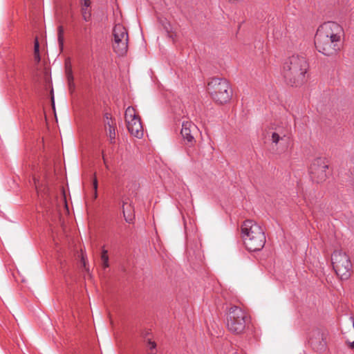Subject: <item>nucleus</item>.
<instances>
[{"mask_svg":"<svg viewBox=\"0 0 354 354\" xmlns=\"http://www.w3.org/2000/svg\"><path fill=\"white\" fill-rule=\"evenodd\" d=\"M57 35H64V28L62 26H59L57 28Z\"/></svg>","mask_w":354,"mask_h":354,"instance_id":"nucleus-25","label":"nucleus"},{"mask_svg":"<svg viewBox=\"0 0 354 354\" xmlns=\"http://www.w3.org/2000/svg\"><path fill=\"white\" fill-rule=\"evenodd\" d=\"M148 346L151 351L150 354H155V352L153 351L156 347V344L154 342H151V340H149Z\"/></svg>","mask_w":354,"mask_h":354,"instance_id":"nucleus-21","label":"nucleus"},{"mask_svg":"<svg viewBox=\"0 0 354 354\" xmlns=\"http://www.w3.org/2000/svg\"><path fill=\"white\" fill-rule=\"evenodd\" d=\"M97 192L94 191V193H93L94 199L97 198Z\"/></svg>","mask_w":354,"mask_h":354,"instance_id":"nucleus-27","label":"nucleus"},{"mask_svg":"<svg viewBox=\"0 0 354 354\" xmlns=\"http://www.w3.org/2000/svg\"><path fill=\"white\" fill-rule=\"evenodd\" d=\"M198 127L191 121H183L182 123L181 135L185 140L192 145L194 140V136L198 132Z\"/></svg>","mask_w":354,"mask_h":354,"instance_id":"nucleus-11","label":"nucleus"},{"mask_svg":"<svg viewBox=\"0 0 354 354\" xmlns=\"http://www.w3.org/2000/svg\"><path fill=\"white\" fill-rule=\"evenodd\" d=\"M207 91L213 100L220 104L227 102L232 93L229 82L220 78L212 79L208 83Z\"/></svg>","mask_w":354,"mask_h":354,"instance_id":"nucleus-5","label":"nucleus"},{"mask_svg":"<svg viewBox=\"0 0 354 354\" xmlns=\"http://www.w3.org/2000/svg\"><path fill=\"white\" fill-rule=\"evenodd\" d=\"M114 51L120 56L125 55L128 49L129 35L127 29L121 24H116L113 30Z\"/></svg>","mask_w":354,"mask_h":354,"instance_id":"nucleus-7","label":"nucleus"},{"mask_svg":"<svg viewBox=\"0 0 354 354\" xmlns=\"http://www.w3.org/2000/svg\"><path fill=\"white\" fill-rule=\"evenodd\" d=\"M271 141L273 149H274L278 153L286 151L288 147L290 141L287 131L281 128L275 129V131L272 132Z\"/></svg>","mask_w":354,"mask_h":354,"instance_id":"nucleus-9","label":"nucleus"},{"mask_svg":"<svg viewBox=\"0 0 354 354\" xmlns=\"http://www.w3.org/2000/svg\"><path fill=\"white\" fill-rule=\"evenodd\" d=\"M353 330L351 331V333H352V335L353 337L351 338V339H349L348 337H347V341L348 342V343L350 344V346L351 348H354V321L353 322Z\"/></svg>","mask_w":354,"mask_h":354,"instance_id":"nucleus-22","label":"nucleus"},{"mask_svg":"<svg viewBox=\"0 0 354 354\" xmlns=\"http://www.w3.org/2000/svg\"><path fill=\"white\" fill-rule=\"evenodd\" d=\"M97 185H98V183H97L96 175H95V174H94V178H93V190L95 192L97 191Z\"/></svg>","mask_w":354,"mask_h":354,"instance_id":"nucleus-23","label":"nucleus"},{"mask_svg":"<svg viewBox=\"0 0 354 354\" xmlns=\"http://www.w3.org/2000/svg\"><path fill=\"white\" fill-rule=\"evenodd\" d=\"M106 120H109L108 115H106ZM108 127V133L109 138L111 140H114L115 138V127L110 123V121L108 120L107 122H106V128Z\"/></svg>","mask_w":354,"mask_h":354,"instance_id":"nucleus-17","label":"nucleus"},{"mask_svg":"<svg viewBox=\"0 0 354 354\" xmlns=\"http://www.w3.org/2000/svg\"><path fill=\"white\" fill-rule=\"evenodd\" d=\"M343 36V28L338 24L333 21L324 23L316 33V48L325 55H335L342 47Z\"/></svg>","mask_w":354,"mask_h":354,"instance_id":"nucleus-1","label":"nucleus"},{"mask_svg":"<svg viewBox=\"0 0 354 354\" xmlns=\"http://www.w3.org/2000/svg\"><path fill=\"white\" fill-rule=\"evenodd\" d=\"M52 103H53V107L54 108V100H53V97L52 98Z\"/></svg>","mask_w":354,"mask_h":354,"instance_id":"nucleus-28","label":"nucleus"},{"mask_svg":"<svg viewBox=\"0 0 354 354\" xmlns=\"http://www.w3.org/2000/svg\"><path fill=\"white\" fill-rule=\"evenodd\" d=\"M81 262H82V266H83L84 269L85 270V271L88 272H89V269H88V266H87L86 257L84 254H82Z\"/></svg>","mask_w":354,"mask_h":354,"instance_id":"nucleus-19","label":"nucleus"},{"mask_svg":"<svg viewBox=\"0 0 354 354\" xmlns=\"http://www.w3.org/2000/svg\"><path fill=\"white\" fill-rule=\"evenodd\" d=\"M39 45L37 39H35L34 46L35 55L38 57V61H40L39 53Z\"/></svg>","mask_w":354,"mask_h":354,"instance_id":"nucleus-20","label":"nucleus"},{"mask_svg":"<svg viewBox=\"0 0 354 354\" xmlns=\"http://www.w3.org/2000/svg\"><path fill=\"white\" fill-rule=\"evenodd\" d=\"M328 165L324 159L317 158L313 161L310 166V174L313 180L317 183L324 181L327 178L326 171Z\"/></svg>","mask_w":354,"mask_h":354,"instance_id":"nucleus-10","label":"nucleus"},{"mask_svg":"<svg viewBox=\"0 0 354 354\" xmlns=\"http://www.w3.org/2000/svg\"><path fill=\"white\" fill-rule=\"evenodd\" d=\"M132 208L129 204H123V214L127 222L131 223L133 216L131 213Z\"/></svg>","mask_w":354,"mask_h":354,"instance_id":"nucleus-14","label":"nucleus"},{"mask_svg":"<svg viewBox=\"0 0 354 354\" xmlns=\"http://www.w3.org/2000/svg\"><path fill=\"white\" fill-rule=\"evenodd\" d=\"M57 39L60 48H62L64 45V35H57Z\"/></svg>","mask_w":354,"mask_h":354,"instance_id":"nucleus-24","label":"nucleus"},{"mask_svg":"<svg viewBox=\"0 0 354 354\" xmlns=\"http://www.w3.org/2000/svg\"><path fill=\"white\" fill-rule=\"evenodd\" d=\"M317 335V339H323L322 338V335L319 332H318Z\"/></svg>","mask_w":354,"mask_h":354,"instance_id":"nucleus-26","label":"nucleus"},{"mask_svg":"<svg viewBox=\"0 0 354 354\" xmlns=\"http://www.w3.org/2000/svg\"><path fill=\"white\" fill-rule=\"evenodd\" d=\"M65 207H66V211H67V212H68V206H67V205H66V204Z\"/></svg>","mask_w":354,"mask_h":354,"instance_id":"nucleus-30","label":"nucleus"},{"mask_svg":"<svg viewBox=\"0 0 354 354\" xmlns=\"http://www.w3.org/2000/svg\"><path fill=\"white\" fill-rule=\"evenodd\" d=\"M311 344L314 346V348L322 350L324 348L325 342H320L319 345H317V342L315 339H311Z\"/></svg>","mask_w":354,"mask_h":354,"instance_id":"nucleus-18","label":"nucleus"},{"mask_svg":"<svg viewBox=\"0 0 354 354\" xmlns=\"http://www.w3.org/2000/svg\"><path fill=\"white\" fill-rule=\"evenodd\" d=\"M35 59H36L37 62H39V61H38V57H37V55H35Z\"/></svg>","mask_w":354,"mask_h":354,"instance_id":"nucleus-29","label":"nucleus"},{"mask_svg":"<svg viewBox=\"0 0 354 354\" xmlns=\"http://www.w3.org/2000/svg\"><path fill=\"white\" fill-rule=\"evenodd\" d=\"M125 122L129 133L136 137L143 136V129L139 116L132 106H128L125 111Z\"/></svg>","mask_w":354,"mask_h":354,"instance_id":"nucleus-8","label":"nucleus"},{"mask_svg":"<svg viewBox=\"0 0 354 354\" xmlns=\"http://www.w3.org/2000/svg\"><path fill=\"white\" fill-rule=\"evenodd\" d=\"M66 75L68 84V87L70 90H72L75 87V84L73 82L74 78L73 75V71L71 65L66 66Z\"/></svg>","mask_w":354,"mask_h":354,"instance_id":"nucleus-15","label":"nucleus"},{"mask_svg":"<svg viewBox=\"0 0 354 354\" xmlns=\"http://www.w3.org/2000/svg\"><path fill=\"white\" fill-rule=\"evenodd\" d=\"M250 317L241 308L233 306L230 308L227 317V326L233 333H243L250 324Z\"/></svg>","mask_w":354,"mask_h":354,"instance_id":"nucleus-4","label":"nucleus"},{"mask_svg":"<svg viewBox=\"0 0 354 354\" xmlns=\"http://www.w3.org/2000/svg\"><path fill=\"white\" fill-rule=\"evenodd\" d=\"M333 267L341 279H347L350 275L352 265L349 257L342 250H335L331 257Z\"/></svg>","mask_w":354,"mask_h":354,"instance_id":"nucleus-6","label":"nucleus"},{"mask_svg":"<svg viewBox=\"0 0 354 354\" xmlns=\"http://www.w3.org/2000/svg\"><path fill=\"white\" fill-rule=\"evenodd\" d=\"M161 24L169 37L174 39L177 37L176 26L172 25L171 22L166 19L162 20Z\"/></svg>","mask_w":354,"mask_h":354,"instance_id":"nucleus-12","label":"nucleus"},{"mask_svg":"<svg viewBox=\"0 0 354 354\" xmlns=\"http://www.w3.org/2000/svg\"><path fill=\"white\" fill-rule=\"evenodd\" d=\"M101 266L103 270H106L109 267V257L108 250L103 248L100 254Z\"/></svg>","mask_w":354,"mask_h":354,"instance_id":"nucleus-16","label":"nucleus"},{"mask_svg":"<svg viewBox=\"0 0 354 354\" xmlns=\"http://www.w3.org/2000/svg\"><path fill=\"white\" fill-rule=\"evenodd\" d=\"M90 6V0H82V15L86 21H89L91 17V9Z\"/></svg>","mask_w":354,"mask_h":354,"instance_id":"nucleus-13","label":"nucleus"},{"mask_svg":"<svg viewBox=\"0 0 354 354\" xmlns=\"http://www.w3.org/2000/svg\"><path fill=\"white\" fill-rule=\"evenodd\" d=\"M308 64L303 55L295 54L289 57L283 64V75L289 84L296 86L306 81Z\"/></svg>","mask_w":354,"mask_h":354,"instance_id":"nucleus-2","label":"nucleus"},{"mask_svg":"<svg viewBox=\"0 0 354 354\" xmlns=\"http://www.w3.org/2000/svg\"><path fill=\"white\" fill-rule=\"evenodd\" d=\"M244 244L250 251L261 250L266 243V236L262 227L252 220H246L241 225Z\"/></svg>","mask_w":354,"mask_h":354,"instance_id":"nucleus-3","label":"nucleus"},{"mask_svg":"<svg viewBox=\"0 0 354 354\" xmlns=\"http://www.w3.org/2000/svg\"><path fill=\"white\" fill-rule=\"evenodd\" d=\"M35 187H36V189H37V185H36V182H35Z\"/></svg>","mask_w":354,"mask_h":354,"instance_id":"nucleus-31","label":"nucleus"}]
</instances>
